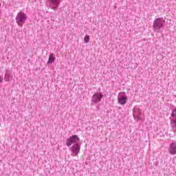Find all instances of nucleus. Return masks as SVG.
<instances>
[{"label":"nucleus","mask_w":176,"mask_h":176,"mask_svg":"<svg viewBox=\"0 0 176 176\" xmlns=\"http://www.w3.org/2000/svg\"><path fill=\"white\" fill-rule=\"evenodd\" d=\"M127 100L128 98L127 95H126V92H120L118 98V104H120V105H126V104L127 103Z\"/></svg>","instance_id":"obj_5"},{"label":"nucleus","mask_w":176,"mask_h":176,"mask_svg":"<svg viewBox=\"0 0 176 176\" xmlns=\"http://www.w3.org/2000/svg\"><path fill=\"white\" fill-rule=\"evenodd\" d=\"M80 138L78 135H72L69 137L65 142L66 146H68L73 156H78L80 152Z\"/></svg>","instance_id":"obj_1"},{"label":"nucleus","mask_w":176,"mask_h":176,"mask_svg":"<svg viewBox=\"0 0 176 176\" xmlns=\"http://www.w3.org/2000/svg\"><path fill=\"white\" fill-rule=\"evenodd\" d=\"M102 98H104V94H102V92H96L91 97V104L96 105V104L101 102Z\"/></svg>","instance_id":"obj_4"},{"label":"nucleus","mask_w":176,"mask_h":176,"mask_svg":"<svg viewBox=\"0 0 176 176\" xmlns=\"http://www.w3.org/2000/svg\"><path fill=\"white\" fill-rule=\"evenodd\" d=\"M1 3H0V8H1Z\"/></svg>","instance_id":"obj_15"},{"label":"nucleus","mask_w":176,"mask_h":176,"mask_svg":"<svg viewBox=\"0 0 176 176\" xmlns=\"http://www.w3.org/2000/svg\"><path fill=\"white\" fill-rule=\"evenodd\" d=\"M168 152L170 155H176V141L170 143L168 148Z\"/></svg>","instance_id":"obj_8"},{"label":"nucleus","mask_w":176,"mask_h":176,"mask_svg":"<svg viewBox=\"0 0 176 176\" xmlns=\"http://www.w3.org/2000/svg\"><path fill=\"white\" fill-rule=\"evenodd\" d=\"M133 118L134 119L136 118L137 119H139V120H141L142 119V113H141V110H135L133 111Z\"/></svg>","instance_id":"obj_9"},{"label":"nucleus","mask_w":176,"mask_h":176,"mask_svg":"<svg viewBox=\"0 0 176 176\" xmlns=\"http://www.w3.org/2000/svg\"><path fill=\"white\" fill-rule=\"evenodd\" d=\"M27 14L23 12H18L15 20L16 23L18 24V25H21V27H23V25H21V23H25L27 21Z\"/></svg>","instance_id":"obj_3"},{"label":"nucleus","mask_w":176,"mask_h":176,"mask_svg":"<svg viewBox=\"0 0 176 176\" xmlns=\"http://www.w3.org/2000/svg\"><path fill=\"white\" fill-rule=\"evenodd\" d=\"M84 42L85 43H89L90 42V36L86 35L84 38Z\"/></svg>","instance_id":"obj_12"},{"label":"nucleus","mask_w":176,"mask_h":176,"mask_svg":"<svg viewBox=\"0 0 176 176\" xmlns=\"http://www.w3.org/2000/svg\"><path fill=\"white\" fill-rule=\"evenodd\" d=\"M54 61H56V56L54 55V53H51L50 54L47 64V65H50L53 64V63H54Z\"/></svg>","instance_id":"obj_10"},{"label":"nucleus","mask_w":176,"mask_h":176,"mask_svg":"<svg viewBox=\"0 0 176 176\" xmlns=\"http://www.w3.org/2000/svg\"><path fill=\"white\" fill-rule=\"evenodd\" d=\"M173 120H170V126L174 131H176V107L172 111L170 115Z\"/></svg>","instance_id":"obj_7"},{"label":"nucleus","mask_w":176,"mask_h":176,"mask_svg":"<svg viewBox=\"0 0 176 176\" xmlns=\"http://www.w3.org/2000/svg\"><path fill=\"white\" fill-rule=\"evenodd\" d=\"M98 91L100 93V91H101V88H98Z\"/></svg>","instance_id":"obj_14"},{"label":"nucleus","mask_w":176,"mask_h":176,"mask_svg":"<svg viewBox=\"0 0 176 176\" xmlns=\"http://www.w3.org/2000/svg\"><path fill=\"white\" fill-rule=\"evenodd\" d=\"M48 2L50 3V9L56 11L58 9L61 0H48Z\"/></svg>","instance_id":"obj_6"},{"label":"nucleus","mask_w":176,"mask_h":176,"mask_svg":"<svg viewBox=\"0 0 176 176\" xmlns=\"http://www.w3.org/2000/svg\"><path fill=\"white\" fill-rule=\"evenodd\" d=\"M2 82H3V78L0 76V83H2Z\"/></svg>","instance_id":"obj_13"},{"label":"nucleus","mask_w":176,"mask_h":176,"mask_svg":"<svg viewBox=\"0 0 176 176\" xmlns=\"http://www.w3.org/2000/svg\"><path fill=\"white\" fill-rule=\"evenodd\" d=\"M12 78V71L10 70H6V74H5V81L9 82Z\"/></svg>","instance_id":"obj_11"},{"label":"nucleus","mask_w":176,"mask_h":176,"mask_svg":"<svg viewBox=\"0 0 176 176\" xmlns=\"http://www.w3.org/2000/svg\"><path fill=\"white\" fill-rule=\"evenodd\" d=\"M166 24V21L163 17H159L154 20L153 23V30L154 32H160L162 28H164V25Z\"/></svg>","instance_id":"obj_2"}]
</instances>
